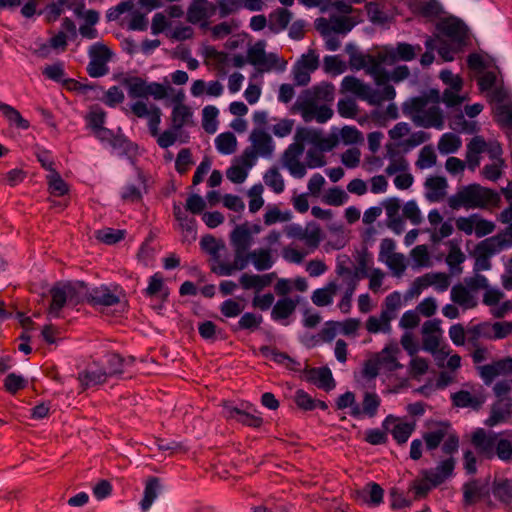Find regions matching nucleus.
Wrapping results in <instances>:
<instances>
[{
	"mask_svg": "<svg viewBox=\"0 0 512 512\" xmlns=\"http://www.w3.org/2000/svg\"><path fill=\"white\" fill-rule=\"evenodd\" d=\"M471 444L484 459L497 457L505 463L512 462V429L496 433L477 428L471 435Z\"/></svg>",
	"mask_w": 512,
	"mask_h": 512,
	"instance_id": "f257e3e1",
	"label": "nucleus"
},
{
	"mask_svg": "<svg viewBox=\"0 0 512 512\" xmlns=\"http://www.w3.org/2000/svg\"><path fill=\"white\" fill-rule=\"evenodd\" d=\"M499 202L500 196L497 192L476 183L462 187L448 200L449 207L454 210L461 207L470 209L483 208L487 205L497 206Z\"/></svg>",
	"mask_w": 512,
	"mask_h": 512,
	"instance_id": "f03ea898",
	"label": "nucleus"
},
{
	"mask_svg": "<svg viewBox=\"0 0 512 512\" xmlns=\"http://www.w3.org/2000/svg\"><path fill=\"white\" fill-rule=\"evenodd\" d=\"M291 111L300 112L305 122L315 119L318 123H325L332 118L334 112L327 105L317 106L312 100H301L300 98L293 104Z\"/></svg>",
	"mask_w": 512,
	"mask_h": 512,
	"instance_id": "7ed1b4c3",
	"label": "nucleus"
},
{
	"mask_svg": "<svg viewBox=\"0 0 512 512\" xmlns=\"http://www.w3.org/2000/svg\"><path fill=\"white\" fill-rule=\"evenodd\" d=\"M437 30L458 46H462L466 43L468 34L467 26L462 20L456 17H448L441 20L437 24Z\"/></svg>",
	"mask_w": 512,
	"mask_h": 512,
	"instance_id": "20e7f679",
	"label": "nucleus"
},
{
	"mask_svg": "<svg viewBox=\"0 0 512 512\" xmlns=\"http://www.w3.org/2000/svg\"><path fill=\"white\" fill-rule=\"evenodd\" d=\"M383 63L389 64L386 50L384 52H379L376 56L367 54V65L364 69L367 74L374 78L377 85L386 84L390 80V74L383 67Z\"/></svg>",
	"mask_w": 512,
	"mask_h": 512,
	"instance_id": "39448f33",
	"label": "nucleus"
},
{
	"mask_svg": "<svg viewBox=\"0 0 512 512\" xmlns=\"http://www.w3.org/2000/svg\"><path fill=\"white\" fill-rule=\"evenodd\" d=\"M225 412L228 419L235 420L248 427L259 428L263 424L260 413L252 406H248L246 409L227 407Z\"/></svg>",
	"mask_w": 512,
	"mask_h": 512,
	"instance_id": "423d86ee",
	"label": "nucleus"
},
{
	"mask_svg": "<svg viewBox=\"0 0 512 512\" xmlns=\"http://www.w3.org/2000/svg\"><path fill=\"white\" fill-rule=\"evenodd\" d=\"M478 370L484 383L490 385L496 377L512 373V358L506 357L492 364L479 366Z\"/></svg>",
	"mask_w": 512,
	"mask_h": 512,
	"instance_id": "0eeeda50",
	"label": "nucleus"
},
{
	"mask_svg": "<svg viewBox=\"0 0 512 512\" xmlns=\"http://www.w3.org/2000/svg\"><path fill=\"white\" fill-rule=\"evenodd\" d=\"M397 420V417L393 415H388L382 422V427L392 434L394 440L399 445H402L408 441L409 437L413 433L415 429V424L407 422L396 423Z\"/></svg>",
	"mask_w": 512,
	"mask_h": 512,
	"instance_id": "6e6552de",
	"label": "nucleus"
},
{
	"mask_svg": "<svg viewBox=\"0 0 512 512\" xmlns=\"http://www.w3.org/2000/svg\"><path fill=\"white\" fill-rule=\"evenodd\" d=\"M304 374L308 382L326 392L331 391L336 386L332 372L328 367L305 368Z\"/></svg>",
	"mask_w": 512,
	"mask_h": 512,
	"instance_id": "1a4fd4ad",
	"label": "nucleus"
},
{
	"mask_svg": "<svg viewBox=\"0 0 512 512\" xmlns=\"http://www.w3.org/2000/svg\"><path fill=\"white\" fill-rule=\"evenodd\" d=\"M455 464V459L453 457H449L441 461L435 468L422 470L421 474L426 476L433 485L440 486L453 475Z\"/></svg>",
	"mask_w": 512,
	"mask_h": 512,
	"instance_id": "9d476101",
	"label": "nucleus"
},
{
	"mask_svg": "<svg viewBox=\"0 0 512 512\" xmlns=\"http://www.w3.org/2000/svg\"><path fill=\"white\" fill-rule=\"evenodd\" d=\"M86 302L93 307L114 306L120 302L118 295L114 294L107 286L95 287L85 293Z\"/></svg>",
	"mask_w": 512,
	"mask_h": 512,
	"instance_id": "9b49d317",
	"label": "nucleus"
},
{
	"mask_svg": "<svg viewBox=\"0 0 512 512\" xmlns=\"http://www.w3.org/2000/svg\"><path fill=\"white\" fill-rule=\"evenodd\" d=\"M463 505L472 506L489 496V489L478 479H472L463 484Z\"/></svg>",
	"mask_w": 512,
	"mask_h": 512,
	"instance_id": "f8f14e48",
	"label": "nucleus"
},
{
	"mask_svg": "<svg viewBox=\"0 0 512 512\" xmlns=\"http://www.w3.org/2000/svg\"><path fill=\"white\" fill-rule=\"evenodd\" d=\"M389 64H394L397 61H411L416 57V54L422 50L420 45L413 46L406 42H398L396 47L385 48Z\"/></svg>",
	"mask_w": 512,
	"mask_h": 512,
	"instance_id": "ddd939ff",
	"label": "nucleus"
},
{
	"mask_svg": "<svg viewBox=\"0 0 512 512\" xmlns=\"http://www.w3.org/2000/svg\"><path fill=\"white\" fill-rule=\"evenodd\" d=\"M494 498L501 504L508 506L512 503V478L495 476L491 484Z\"/></svg>",
	"mask_w": 512,
	"mask_h": 512,
	"instance_id": "4468645a",
	"label": "nucleus"
},
{
	"mask_svg": "<svg viewBox=\"0 0 512 512\" xmlns=\"http://www.w3.org/2000/svg\"><path fill=\"white\" fill-rule=\"evenodd\" d=\"M400 352L397 344L391 343L386 345L379 353L376 355V359L379 362L380 366L389 372H394L400 368L402 365L397 360V354Z\"/></svg>",
	"mask_w": 512,
	"mask_h": 512,
	"instance_id": "2eb2a0df",
	"label": "nucleus"
},
{
	"mask_svg": "<svg viewBox=\"0 0 512 512\" xmlns=\"http://www.w3.org/2000/svg\"><path fill=\"white\" fill-rule=\"evenodd\" d=\"M413 122L424 128L434 127L440 130L444 127L443 113L438 106L428 108L421 116H414Z\"/></svg>",
	"mask_w": 512,
	"mask_h": 512,
	"instance_id": "dca6fc26",
	"label": "nucleus"
},
{
	"mask_svg": "<svg viewBox=\"0 0 512 512\" xmlns=\"http://www.w3.org/2000/svg\"><path fill=\"white\" fill-rule=\"evenodd\" d=\"M51 295V303L48 308V315L51 318H59L61 314V310L68 302V298L63 287V282L55 283L50 291Z\"/></svg>",
	"mask_w": 512,
	"mask_h": 512,
	"instance_id": "f3484780",
	"label": "nucleus"
},
{
	"mask_svg": "<svg viewBox=\"0 0 512 512\" xmlns=\"http://www.w3.org/2000/svg\"><path fill=\"white\" fill-rule=\"evenodd\" d=\"M230 241L234 248V252H247L252 245L251 231L246 224L237 226L230 235Z\"/></svg>",
	"mask_w": 512,
	"mask_h": 512,
	"instance_id": "a211bd4d",
	"label": "nucleus"
},
{
	"mask_svg": "<svg viewBox=\"0 0 512 512\" xmlns=\"http://www.w3.org/2000/svg\"><path fill=\"white\" fill-rule=\"evenodd\" d=\"M478 256L475 261L474 271L489 270L491 268L490 256L493 255L497 248L493 243V239H486L477 245Z\"/></svg>",
	"mask_w": 512,
	"mask_h": 512,
	"instance_id": "6ab92c4d",
	"label": "nucleus"
},
{
	"mask_svg": "<svg viewBox=\"0 0 512 512\" xmlns=\"http://www.w3.org/2000/svg\"><path fill=\"white\" fill-rule=\"evenodd\" d=\"M418 288H427L434 285L439 292H444L450 285V278L446 273H427L415 280Z\"/></svg>",
	"mask_w": 512,
	"mask_h": 512,
	"instance_id": "aec40b11",
	"label": "nucleus"
},
{
	"mask_svg": "<svg viewBox=\"0 0 512 512\" xmlns=\"http://www.w3.org/2000/svg\"><path fill=\"white\" fill-rule=\"evenodd\" d=\"M317 29L322 33L326 34L328 30H332L335 33H347L352 30L355 23L351 18L347 16L336 17L332 20V26H329V23L325 18L317 19Z\"/></svg>",
	"mask_w": 512,
	"mask_h": 512,
	"instance_id": "412c9836",
	"label": "nucleus"
},
{
	"mask_svg": "<svg viewBox=\"0 0 512 512\" xmlns=\"http://www.w3.org/2000/svg\"><path fill=\"white\" fill-rule=\"evenodd\" d=\"M450 297L453 303L463 307L464 309H471L477 306V301L475 300L472 292L467 286L460 283L452 287Z\"/></svg>",
	"mask_w": 512,
	"mask_h": 512,
	"instance_id": "4be33fe9",
	"label": "nucleus"
},
{
	"mask_svg": "<svg viewBox=\"0 0 512 512\" xmlns=\"http://www.w3.org/2000/svg\"><path fill=\"white\" fill-rule=\"evenodd\" d=\"M161 490V482L158 477L150 476L145 482L143 498L140 501V507L143 512H147Z\"/></svg>",
	"mask_w": 512,
	"mask_h": 512,
	"instance_id": "5701e85b",
	"label": "nucleus"
},
{
	"mask_svg": "<svg viewBox=\"0 0 512 512\" xmlns=\"http://www.w3.org/2000/svg\"><path fill=\"white\" fill-rule=\"evenodd\" d=\"M251 140L255 152L263 157H270L274 151L272 137L263 130L254 131L251 134Z\"/></svg>",
	"mask_w": 512,
	"mask_h": 512,
	"instance_id": "b1692460",
	"label": "nucleus"
},
{
	"mask_svg": "<svg viewBox=\"0 0 512 512\" xmlns=\"http://www.w3.org/2000/svg\"><path fill=\"white\" fill-rule=\"evenodd\" d=\"M335 88L331 83H321L305 91L306 97L303 100L332 102L334 100Z\"/></svg>",
	"mask_w": 512,
	"mask_h": 512,
	"instance_id": "393cba45",
	"label": "nucleus"
},
{
	"mask_svg": "<svg viewBox=\"0 0 512 512\" xmlns=\"http://www.w3.org/2000/svg\"><path fill=\"white\" fill-rule=\"evenodd\" d=\"M450 428L449 422H440L438 427L432 431L425 432L423 434V440L426 448L429 451H433L439 447L441 442L448 435V429Z\"/></svg>",
	"mask_w": 512,
	"mask_h": 512,
	"instance_id": "a878e982",
	"label": "nucleus"
},
{
	"mask_svg": "<svg viewBox=\"0 0 512 512\" xmlns=\"http://www.w3.org/2000/svg\"><path fill=\"white\" fill-rule=\"evenodd\" d=\"M512 399L507 398L505 402L497 401L493 404L491 414L485 421L487 426L493 427L501 422H504L511 413Z\"/></svg>",
	"mask_w": 512,
	"mask_h": 512,
	"instance_id": "bb28decb",
	"label": "nucleus"
},
{
	"mask_svg": "<svg viewBox=\"0 0 512 512\" xmlns=\"http://www.w3.org/2000/svg\"><path fill=\"white\" fill-rule=\"evenodd\" d=\"M401 306V295L399 292L394 291L386 296L384 301V308L381 311V318L385 324V328H390V322L395 318V312Z\"/></svg>",
	"mask_w": 512,
	"mask_h": 512,
	"instance_id": "cd10ccee",
	"label": "nucleus"
},
{
	"mask_svg": "<svg viewBox=\"0 0 512 512\" xmlns=\"http://www.w3.org/2000/svg\"><path fill=\"white\" fill-rule=\"evenodd\" d=\"M292 20V13L286 8H277L269 14V29L277 34L285 30Z\"/></svg>",
	"mask_w": 512,
	"mask_h": 512,
	"instance_id": "c85d7f7f",
	"label": "nucleus"
},
{
	"mask_svg": "<svg viewBox=\"0 0 512 512\" xmlns=\"http://www.w3.org/2000/svg\"><path fill=\"white\" fill-rule=\"evenodd\" d=\"M130 98H147L149 83L138 76L126 77L122 80Z\"/></svg>",
	"mask_w": 512,
	"mask_h": 512,
	"instance_id": "c756f323",
	"label": "nucleus"
},
{
	"mask_svg": "<svg viewBox=\"0 0 512 512\" xmlns=\"http://www.w3.org/2000/svg\"><path fill=\"white\" fill-rule=\"evenodd\" d=\"M68 302L72 305L86 302L85 293H88L86 284L83 281L77 282H63Z\"/></svg>",
	"mask_w": 512,
	"mask_h": 512,
	"instance_id": "7c9ffc66",
	"label": "nucleus"
},
{
	"mask_svg": "<svg viewBox=\"0 0 512 512\" xmlns=\"http://www.w3.org/2000/svg\"><path fill=\"white\" fill-rule=\"evenodd\" d=\"M263 322V317L260 314L252 312H245L242 314L239 321L230 326L232 332L236 333L242 330H249L251 332L257 330Z\"/></svg>",
	"mask_w": 512,
	"mask_h": 512,
	"instance_id": "2f4dec72",
	"label": "nucleus"
},
{
	"mask_svg": "<svg viewBox=\"0 0 512 512\" xmlns=\"http://www.w3.org/2000/svg\"><path fill=\"white\" fill-rule=\"evenodd\" d=\"M451 398L453 405L461 408L471 407L478 410L484 403V399L482 397L474 396L466 390H460L452 394Z\"/></svg>",
	"mask_w": 512,
	"mask_h": 512,
	"instance_id": "473e14b6",
	"label": "nucleus"
},
{
	"mask_svg": "<svg viewBox=\"0 0 512 512\" xmlns=\"http://www.w3.org/2000/svg\"><path fill=\"white\" fill-rule=\"evenodd\" d=\"M425 187L428 189L426 197L430 201H438L444 195V190L447 187V181L441 176H431L426 179Z\"/></svg>",
	"mask_w": 512,
	"mask_h": 512,
	"instance_id": "72a5a7b5",
	"label": "nucleus"
},
{
	"mask_svg": "<svg viewBox=\"0 0 512 512\" xmlns=\"http://www.w3.org/2000/svg\"><path fill=\"white\" fill-rule=\"evenodd\" d=\"M297 302L291 298L279 299L271 311V318L275 321L287 319L295 311Z\"/></svg>",
	"mask_w": 512,
	"mask_h": 512,
	"instance_id": "f704fd0d",
	"label": "nucleus"
},
{
	"mask_svg": "<svg viewBox=\"0 0 512 512\" xmlns=\"http://www.w3.org/2000/svg\"><path fill=\"white\" fill-rule=\"evenodd\" d=\"M337 292L335 282L328 283L324 288L316 289L312 294V302L319 307L328 306L332 303L333 297Z\"/></svg>",
	"mask_w": 512,
	"mask_h": 512,
	"instance_id": "c9c22d12",
	"label": "nucleus"
},
{
	"mask_svg": "<svg viewBox=\"0 0 512 512\" xmlns=\"http://www.w3.org/2000/svg\"><path fill=\"white\" fill-rule=\"evenodd\" d=\"M249 256H251L253 265L258 271L268 270L274 264V261L271 256V251L269 249H256L250 252Z\"/></svg>",
	"mask_w": 512,
	"mask_h": 512,
	"instance_id": "e433bc0d",
	"label": "nucleus"
},
{
	"mask_svg": "<svg viewBox=\"0 0 512 512\" xmlns=\"http://www.w3.org/2000/svg\"><path fill=\"white\" fill-rule=\"evenodd\" d=\"M108 373L105 370H85L79 373L78 379L81 384L87 388L94 385L105 383Z\"/></svg>",
	"mask_w": 512,
	"mask_h": 512,
	"instance_id": "4c0bfd02",
	"label": "nucleus"
},
{
	"mask_svg": "<svg viewBox=\"0 0 512 512\" xmlns=\"http://www.w3.org/2000/svg\"><path fill=\"white\" fill-rule=\"evenodd\" d=\"M144 293L148 297H154L161 294L162 300L168 298V289L164 286L163 277L160 273H155L149 278L148 287L144 290Z\"/></svg>",
	"mask_w": 512,
	"mask_h": 512,
	"instance_id": "58836bf2",
	"label": "nucleus"
},
{
	"mask_svg": "<svg viewBox=\"0 0 512 512\" xmlns=\"http://www.w3.org/2000/svg\"><path fill=\"white\" fill-rule=\"evenodd\" d=\"M215 145L220 153L230 155L236 151L237 139L232 132H224L216 137Z\"/></svg>",
	"mask_w": 512,
	"mask_h": 512,
	"instance_id": "ea45409f",
	"label": "nucleus"
},
{
	"mask_svg": "<svg viewBox=\"0 0 512 512\" xmlns=\"http://www.w3.org/2000/svg\"><path fill=\"white\" fill-rule=\"evenodd\" d=\"M0 112L13 125L20 129H28L30 124L14 107L0 101Z\"/></svg>",
	"mask_w": 512,
	"mask_h": 512,
	"instance_id": "a19ab883",
	"label": "nucleus"
},
{
	"mask_svg": "<svg viewBox=\"0 0 512 512\" xmlns=\"http://www.w3.org/2000/svg\"><path fill=\"white\" fill-rule=\"evenodd\" d=\"M192 111L184 104H177L172 110V128L181 130L183 126L192 118Z\"/></svg>",
	"mask_w": 512,
	"mask_h": 512,
	"instance_id": "79ce46f5",
	"label": "nucleus"
},
{
	"mask_svg": "<svg viewBox=\"0 0 512 512\" xmlns=\"http://www.w3.org/2000/svg\"><path fill=\"white\" fill-rule=\"evenodd\" d=\"M429 100L428 96L411 98L409 102L403 104L404 114L410 116L412 119L414 116H421L420 113H424Z\"/></svg>",
	"mask_w": 512,
	"mask_h": 512,
	"instance_id": "37998d69",
	"label": "nucleus"
},
{
	"mask_svg": "<svg viewBox=\"0 0 512 512\" xmlns=\"http://www.w3.org/2000/svg\"><path fill=\"white\" fill-rule=\"evenodd\" d=\"M336 407L339 410L351 407V416L359 418L361 416V408L355 401V394L351 391H347L340 395L336 400Z\"/></svg>",
	"mask_w": 512,
	"mask_h": 512,
	"instance_id": "c03bdc74",
	"label": "nucleus"
},
{
	"mask_svg": "<svg viewBox=\"0 0 512 512\" xmlns=\"http://www.w3.org/2000/svg\"><path fill=\"white\" fill-rule=\"evenodd\" d=\"M461 139L453 133H445L438 142V149L443 154L455 153L461 147Z\"/></svg>",
	"mask_w": 512,
	"mask_h": 512,
	"instance_id": "a18cd8bd",
	"label": "nucleus"
},
{
	"mask_svg": "<svg viewBox=\"0 0 512 512\" xmlns=\"http://www.w3.org/2000/svg\"><path fill=\"white\" fill-rule=\"evenodd\" d=\"M219 110L212 105L205 106L202 110V126L203 129L209 133L213 134L217 130V116Z\"/></svg>",
	"mask_w": 512,
	"mask_h": 512,
	"instance_id": "49530a36",
	"label": "nucleus"
},
{
	"mask_svg": "<svg viewBox=\"0 0 512 512\" xmlns=\"http://www.w3.org/2000/svg\"><path fill=\"white\" fill-rule=\"evenodd\" d=\"M125 237V231L113 228H104L95 232V238L108 245L116 244Z\"/></svg>",
	"mask_w": 512,
	"mask_h": 512,
	"instance_id": "de8ad7c7",
	"label": "nucleus"
},
{
	"mask_svg": "<svg viewBox=\"0 0 512 512\" xmlns=\"http://www.w3.org/2000/svg\"><path fill=\"white\" fill-rule=\"evenodd\" d=\"M363 493L367 494L364 501L371 506H378L383 502L384 490L375 482L368 483L363 489Z\"/></svg>",
	"mask_w": 512,
	"mask_h": 512,
	"instance_id": "09e8293b",
	"label": "nucleus"
},
{
	"mask_svg": "<svg viewBox=\"0 0 512 512\" xmlns=\"http://www.w3.org/2000/svg\"><path fill=\"white\" fill-rule=\"evenodd\" d=\"M49 191L54 196H64L68 193L69 187L57 171L47 176Z\"/></svg>",
	"mask_w": 512,
	"mask_h": 512,
	"instance_id": "8fccbe9b",
	"label": "nucleus"
},
{
	"mask_svg": "<svg viewBox=\"0 0 512 512\" xmlns=\"http://www.w3.org/2000/svg\"><path fill=\"white\" fill-rule=\"evenodd\" d=\"M381 404V399L376 393L366 392L362 401L361 415L365 414L368 417H374Z\"/></svg>",
	"mask_w": 512,
	"mask_h": 512,
	"instance_id": "3c124183",
	"label": "nucleus"
},
{
	"mask_svg": "<svg viewBox=\"0 0 512 512\" xmlns=\"http://www.w3.org/2000/svg\"><path fill=\"white\" fill-rule=\"evenodd\" d=\"M264 181L275 193L280 194L284 191V180L277 167H271L265 173Z\"/></svg>",
	"mask_w": 512,
	"mask_h": 512,
	"instance_id": "603ef678",
	"label": "nucleus"
},
{
	"mask_svg": "<svg viewBox=\"0 0 512 512\" xmlns=\"http://www.w3.org/2000/svg\"><path fill=\"white\" fill-rule=\"evenodd\" d=\"M266 52L264 43L259 41L254 46L250 47L247 52V61L251 65L260 69L261 64L265 62Z\"/></svg>",
	"mask_w": 512,
	"mask_h": 512,
	"instance_id": "864d4df0",
	"label": "nucleus"
},
{
	"mask_svg": "<svg viewBox=\"0 0 512 512\" xmlns=\"http://www.w3.org/2000/svg\"><path fill=\"white\" fill-rule=\"evenodd\" d=\"M342 89L347 92H351L357 95L359 98L362 97L365 90H367V84L354 76H346L342 80Z\"/></svg>",
	"mask_w": 512,
	"mask_h": 512,
	"instance_id": "5fc2aeb1",
	"label": "nucleus"
},
{
	"mask_svg": "<svg viewBox=\"0 0 512 512\" xmlns=\"http://www.w3.org/2000/svg\"><path fill=\"white\" fill-rule=\"evenodd\" d=\"M26 386L27 380L21 375H17L15 373H9L4 379V388L12 395L24 389Z\"/></svg>",
	"mask_w": 512,
	"mask_h": 512,
	"instance_id": "6e6d98bb",
	"label": "nucleus"
},
{
	"mask_svg": "<svg viewBox=\"0 0 512 512\" xmlns=\"http://www.w3.org/2000/svg\"><path fill=\"white\" fill-rule=\"evenodd\" d=\"M421 479H416L410 485V490L414 491L415 498L421 499L428 495L432 488L438 487L439 485H433L426 476L422 475Z\"/></svg>",
	"mask_w": 512,
	"mask_h": 512,
	"instance_id": "4d7b16f0",
	"label": "nucleus"
},
{
	"mask_svg": "<svg viewBox=\"0 0 512 512\" xmlns=\"http://www.w3.org/2000/svg\"><path fill=\"white\" fill-rule=\"evenodd\" d=\"M219 310L224 317L234 318L243 312L244 305L230 298L221 303Z\"/></svg>",
	"mask_w": 512,
	"mask_h": 512,
	"instance_id": "13d9d810",
	"label": "nucleus"
},
{
	"mask_svg": "<svg viewBox=\"0 0 512 512\" xmlns=\"http://www.w3.org/2000/svg\"><path fill=\"white\" fill-rule=\"evenodd\" d=\"M324 202L331 206H341L348 200L347 193L339 188H330L324 196Z\"/></svg>",
	"mask_w": 512,
	"mask_h": 512,
	"instance_id": "bf43d9fd",
	"label": "nucleus"
},
{
	"mask_svg": "<svg viewBox=\"0 0 512 512\" xmlns=\"http://www.w3.org/2000/svg\"><path fill=\"white\" fill-rule=\"evenodd\" d=\"M193 164V160H192V154H191V151L190 149L188 148H183L179 151V153L177 154V157H176V161H175V169L176 171L183 175L185 174L189 167Z\"/></svg>",
	"mask_w": 512,
	"mask_h": 512,
	"instance_id": "052dcab7",
	"label": "nucleus"
},
{
	"mask_svg": "<svg viewBox=\"0 0 512 512\" xmlns=\"http://www.w3.org/2000/svg\"><path fill=\"white\" fill-rule=\"evenodd\" d=\"M324 70L327 73H333L334 75H339L345 72L346 64L344 61L340 59L339 56H325L324 57Z\"/></svg>",
	"mask_w": 512,
	"mask_h": 512,
	"instance_id": "680f3d73",
	"label": "nucleus"
},
{
	"mask_svg": "<svg viewBox=\"0 0 512 512\" xmlns=\"http://www.w3.org/2000/svg\"><path fill=\"white\" fill-rule=\"evenodd\" d=\"M199 335L206 341L215 342L217 339V332H221V329L217 328V325L210 321L206 320L204 322L199 323L198 325Z\"/></svg>",
	"mask_w": 512,
	"mask_h": 512,
	"instance_id": "e2e57ef3",
	"label": "nucleus"
},
{
	"mask_svg": "<svg viewBox=\"0 0 512 512\" xmlns=\"http://www.w3.org/2000/svg\"><path fill=\"white\" fill-rule=\"evenodd\" d=\"M303 152L304 144L297 142L290 144L283 154L284 166L287 167L292 163L298 162V158L300 155H302Z\"/></svg>",
	"mask_w": 512,
	"mask_h": 512,
	"instance_id": "0e129e2a",
	"label": "nucleus"
},
{
	"mask_svg": "<svg viewBox=\"0 0 512 512\" xmlns=\"http://www.w3.org/2000/svg\"><path fill=\"white\" fill-rule=\"evenodd\" d=\"M89 56L91 60L108 63L112 57V52L106 45L95 43L89 49Z\"/></svg>",
	"mask_w": 512,
	"mask_h": 512,
	"instance_id": "69168bd1",
	"label": "nucleus"
},
{
	"mask_svg": "<svg viewBox=\"0 0 512 512\" xmlns=\"http://www.w3.org/2000/svg\"><path fill=\"white\" fill-rule=\"evenodd\" d=\"M126 359L120 354L111 353L107 356V369L108 376L122 374L123 366L125 365Z\"/></svg>",
	"mask_w": 512,
	"mask_h": 512,
	"instance_id": "338daca9",
	"label": "nucleus"
},
{
	"mask_svg": "<svg viewBox=\"0 0 512 512\" xmlns=\"http://www.w3.org/2000/svg\"><path fill=\"white\" fill-rule=\"evenodd\" d=\"M496 121L507 127H512V107L507 104H500L495 108Z\"/></svg>",
	"mask_w": 512,
	"mask_h": 512,
	"instance_id": "774afa93",
	"label": "nucleus"
}]
</instances>
